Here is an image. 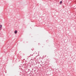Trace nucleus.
<instances>
[{"label":"nucleus","mask_w":76,"mask_h":76,"mask_svg":"<svg viewBox=\"0 0 76 76\" xmlns=\"http://www.w3.org/2000/svg\"><path fill=\"white\" fill-rule=\"evenodd\" d=\"M60 3H61H61H62V1H61L60 2Z\"/></svg>","instance_id":"7ed1b4c3"},{"label":"nucleus","mask_w":76,"mask_h":76,"mask_svg":"<svg viewBox=\"0 0 76 76\" xmlns=\"http://www.w3.org/2000/svg\"><path fill=\"white\" fill-rule=\"evenodd\" d=\"M17 32H18L17 31V30H15V31L14 33L15 34H17Z\"/></svg>","instance_id":"f257e3e1"},{"label":"nucleus","mask_w":76,"mask_h":76,"mask_svg":"<svg viewBox=\"0 0 76 76\" xmlns=\"http://www.w3.org/2000/svg\"><path fill=\"white\" fill-rule=\"evenodd\" d=\"M2 27V25H0V30H1V28Z\"/></svg>","instance_id":"f03ea898"}]
</instances>
